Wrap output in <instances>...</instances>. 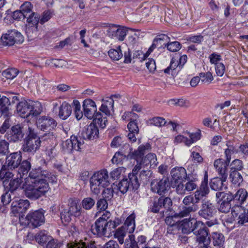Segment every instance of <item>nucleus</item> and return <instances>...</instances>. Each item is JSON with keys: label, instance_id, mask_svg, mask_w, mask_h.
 <instances>
[{"label": "nucleus", "instance_id": "obj_1", "mask_svg": "<svg viewBox=\"0 0 248 248\" xmlns=\"http://www.w3.org/2000/svg\"><path fill=\"white\" fill-rule=\"evenodd\" d=\"M43 162V166L33 168L31 170L21 186L25 196L31 200L46 196L50 189L48 182L56 183L57 182V176L46 169L44 160Z\"/></svg>", "mask_w": 248, "mask_h": 248}, {"label": "nucleus", "instance_id": "obj_2", "mask_svg": "<svg viewBox=\"0 0 248 248\" xmlns=\"http://www.w3.org/2000/svg\"><path fill=\"white\" fill-rule=\"evenodd\" d=\"M84 114L88 119L93 120V122L102 128L106 126L107 120L100 112H97L95 103L90 99H85L83 102Z\"/></svg>", "mask_w": 248, "mask_h": 248}, {"label": "nucleus", "instance_id": "obj_3", "mask_svg": "<svg viewBox=\"0 0 248 248\" xmlns=\"http://www.w3.org/2000/svg\"><path fill=\"white\" fill-rule=\"evenodd\" d=\"M172 202L169 197H151L149 201V211L154 213H159L162 217L169 215Z\"/></svg>", "mask_w": 248, "mask_h": 248}, {"label": "nucleus", "instance_id": "obj_4", "mask_svg": "<svg viewBox=\"0 0 248 248\" xmlns=\"http://www.w3.org/2000/svg\"><path fill=\"white\" fill-rule=\"evenodd\" d=\"M109 184L108 173L106 170L95 172L90 179L91 190L95 195L99 194L102 188L108 186Z\"/></svg>", "mask_w": 248, "mask_h": 248}, {"label": "nucleus", "instance_id": "obj_5", "mask_svg": "<svg viewBox=\"0 0 248 248\" xmlns=\"http://www.w3.org/2000/svg\"><path fill=\"white\" fill-rule=\"evenodd\" d=\"M16 110L19 115L23 118H27L31 115L36 116L41 113V105L38 101H21L17 105Z\"/></svg>", "mask_w": 248, "mask_h": 248}, {"label": "nucleus", "instance_id": "obj_6", "mask_svg": "<svg viewBox=\"0 0 248 248\" xmlns=\"http://www.w3.org/2000/svg\"><path fill=\"white\" fill-rule=\"evenodd\" d=\"M36 125L39 129L46 132L42 136L44 140L54 138L52 131L57 126V123L53 118L48 116H40L36 121Z\"/></svg>", "mask_w": 248, "mask_h": 248}, {"label": "nucleus", "instance_id": "obj_7", "mask_svg": "<svg viewBox=\"0 0 248 248\" xmlns=\"http://www.w3.org/2000/svg\"><path fill=\"white\" fill-rule=\"evenodd\" d=\"M136 216L134 213L131 214L126 219L124 225L116 230L114 237L117 239L120 244L124 242V238L127 232L131 233L133 232L135 229Z\"/></svg>", "mask_w": 248, "mask_h": 248}, {"label": "nucleus", "instance_id": "obj_8", "mask_svg": "<svg viewBox=\"0 0 248 248\" xmlns=\"http://www.w3.org/2000/svg\"><path fill=\"white\" fill-rule=\"evenodd\" d=\"M138 172L134 173L133 170L131 173H129L128 178L123 179L116 185L118 189L123 194L126 193L129 190H137L140 186L137 174Z\"/></svg>", "mask_w": 248, "mask_h": 248}, {"label": "nucleus", "instance_id": "obj_9", "mask_svg": "<svg viewBox=\"0 0 248 248\" xmlns=\"http://www.w3.org/2000/svg\"><path fill=\"white\" fill-rule=\"evenodd\" d=\"M108 218L107 215L105 214L99 217L91 226L90 229L91 232L94 235L100 237L106 236L107 234L109 235L111 232L107 220Z\"/></svg>", "mask_w": 248, "mask_h": 248}, {"label": "nucleus", "instance_id": "obj_10", "mask_svg": "<svg viewBox=\"0 0 248 248\" xmlns=\"http://www.w3.org/2000/svg\"><path fill=\"white\" fill-rule=\"evenodd\" d=\"M41 142L40 138L36 134L30 133L25 139L22 150L24 153L34 155L39 149Z\"/></svg>", "mask_w": 248, "mask_h": 248}, {"label": "nucleus", "instance_id": "obj_11", "mask_svg": "<svg viewBox=\"0 0 248 248\" xmlns=\"http://www.w3.org/2000/svg\"><path fill=\"white\" fill-rule=\"evenodd\" d=\"M124 148L126 149L128 152V157L129 159H134L137 162V164H140V161L144 158L143 155L147 152L150 150L151 145L149 143L142 144L139 146L138 149L132 151V149L128 144H124Z\"/></svg>", "mask_w": 248, "mask_h": 248}, {"label": "nucleus", "instance_id": "obj_12", "mask_svg": "<svg viewBox=\"0 0 248 248\" xmlns=\"http://www.w3.org/2000/svg\"><path fill=\"white\" fill-rule=\"evenodd\" d=\"M193 234L196 236V241L199 244H209L211 242L209 230L202 221H200L197 226Z\"/></svg>", "mask_w": 248, "mask_h": 248}, {"label": "nucleus", "instance_id": "obj_13", "mask_svg": "<svg viewBox=\"0 0 248 248\" xmlns=\"http://www.w3.org/2000/svg\"><path fill=\"white\" fill-rule=\"evenodd\" d=\"M183 203L185 206L181 208L179 212V215L182 217L190 216L191 213L197 211L199 208L193 195L186 196L183 200Z\"/></svg>", "mask_w": 248, "mask_h": 248}, {"label": "nucleus", "instance_id": "obj_14", "mask_svg": "<svg viewBox=\"0 0 248 248\" xmlns=\"http://www.w3.org/2000/svg\"><path fill=\"white\" fill-rule=\"evenodd\" d=\"M44 213L42 209L30 212L26 217L29 227L35 228L43 224L45 220Z\"/></svg>", "mask_w": 248, "mask_h": 248}, {"label": "nucleus", "instance_id": "obj_15", "mask_svg": "<svg viewBox=\"0 0 248 248\" xmlns=\"http://www.w3.org/2000/svg\"><path fill=\"white\" fill-rule=\"evenodd\" d=\"M170 188V183L168 177H163L161 180L154 179L151 183L152 192L159 195H163Z\"/></svg>", "mask_w": 248, "mask_h": 248}, {"label": "nucleus", "instance_id": "obj_16", "mask_svg": "<svg viewBox=\"0 0 248 248\" xmlns=\"http://www.w3.org/2000/svg\"><path fill=\"white\" fill-rule=\"evenodd\" d=\"M217 213L215 204L209 200H203L201 209L198 211L199 216L205 219H210Z\"/></svg>", "mask_w": 248, "mask_h": 248}, {"label": "nucleus", "instance_id": "obj_17", "mask_svg": "<svg viewBox=\"0 0 248 248\" xmlns=\"http://www.w3.org/2000/svg\"><path fill=\"white\" fill-rule=\"evenodd\" d=\"M1 42L4 46H12L16 43H21L23 41L22 35L18 31L14 30L8 31L1 37Z\"/></svg>", "mask_w": 248, "mask_h": 248}, {"label": "nucleus", "instance_id": "obj_18", "mask_svg": "<svg viewBox=\"0 0 248 248\" xmlns=\"http://www.w3.org/2000/svg\"><path fill=\"white\" fill-rule=\"evenodd\" d=\"M231 212L239 225L248 222V209L246 210L241 205H234L232 207Z\"/></svg>", "mask_w": 248, "mask_h": 248}, {"label": "nucleus", "instance_id": "obj_19", "mask_svg": "<svg viewBox=\"0 0 248 248\" xmlns=\"http://www.w3.org/2000/svg\"><path fill=\"white\" fill-rule=\"evenodd\" d=\"M157 158L155 154L154 153L148 154L144 158L140 161V164H136L133 169L134 173L138 172L142 168L145 167H155L157 165Z\"/></svg>", "mask_w": 248, "mask_h": 248}, {"label": "nucleus", "instance_id": "obj_20", "mask_svg": "<svg viewBox=\"0 0 248 248\" xmlns=\"http://www.w3.org/2000/svg\"><path fill=\"white\" fill-rule=\"evenodd\" d=\"M97 125L93 123L84 127L81 133V137L83 140H93L98 137L99 130Z\"/></svg>", "mask_w": 248, "mask_h": 248}, {"label": "nucleus", "instance_id": "obj_21", "mask_svg": "<svg viewBox=\"0 0 248 248\" xmlns=\"http://www.w3.org/2000/svg\"><path fill=\"white\" fill-rule=\"evenodd\" d=\"M200 221L194 218L184 219L181 222L179 230L185 234H188L192 232L193 233Z\"/></svg>", "mask_w": 248, "mask_h": 248}, {"label": "nucleus", "instance_id": "obj_22", "mask_svg": "<svg viewBox=\"0 0 248 248\" xmlns=\"http://www.w3.org/2000/svg\"><path fill=\"white\" fill-rule=\"evenodd\" d=\"M22 128L19 125H16L12 127L11 130L6 133L5 136L10 142H17L21 141L24 137Z\"/></svg>", "mask_w": 248, "mask_h": 248}, {"label": "nucleus", "instance_id": "obj_23", "mask_svg": "<svg viewBox=\"0 0 248 248\" xmlns=\"http://www.w3.org/2000/svg\"><path fill=\"white\" fill-rule=\"evenodd\" d=\"M22 155L20 152H15L7 156L5 163L6 168L13 170L17 168L21 163Z\"/></svg>", "mask_w": 248, "mask_h": 248}, {"label": "nucleus", "instance_id": "obj_24", "mask_svg": "<svg viewBox=\"0 0 248 248\" xmlns=\"http://www.w3.org/2000/svg\"><path fill=\"white\" fill-rule=\"evenodd\" d=\"M30 203L28 200L20 199L14 201L11 204L12 211L14 214H23L29 208Z\"/></svg>", "mask_w": 248, "mask_h": 248}, {"label": "nucleus", "instance_id": "obj_25", "mask_svg": "<svg viewBox=\"0 0 248 248\" xmlns=\"http://www.w3.org/2000/svg\"><path fill=\"white\" fill-rule=\"evenodd\" d=\"M229 163L222 158L216 159L214 163V166L218 174L223 179H227L228 177V167Z\"/></svg>", "mask_w": 248, "mask_h": 248}, {"label": "nucleus", "instance_id": "obj_26", "mask_svg": "<svg viewBox=\"0 0 248 248\" xmlns=\"http://www.w3.org/2000/svg\"><path fill=\"white\" fill-rule=\"evenodd\" d=\"M232 196L233 202L236 203L235 205L242 206L245 202L246 206L248 208V192L245 189H239Z\"/></svg>", "mask_w": 248, "mask_h": 248}, {"label": "nucleus", "instance_id": "obj_27", "mask_svg": "<svg viewBox=\"0 0 248 248\" xmlns=\"http://www.w3.org/2000/svg\"><path fill=\"white\" fill-rule=\"evenodd\" d=\"M172 177V182L174 183H178L179 182H183L187 178V174L186 169L183 167H177L172 169L170 171Z\"/></svg>", "mask_w": 248, "mask_h": 248}, {"label": "nucleus", "instance_id": "obj_28", "mask_svg": "<svg viewBox=\"0 0 248 248\" xmlns=\"http://www.w3.org/2000/svg\"><path fill=\"white\" fill-rule=\"evenodd\" d=\"M169 40L170 38L167 35L162 34L157 35L154 40L152 45L149 48L148 52H152L154 49L156 47L158 48L166 47Z\"/></svg>", "mask_w": 248, "mask_h": 248}, {"label": "nucleus", "instance_id": "obj_29", "mask_svg": "<svg viewBox=\"0 0 248 248\" xmlns=\"http://www.w3.org/2000/svg\"><path fill=\"white\" fill-rule=\"evenodd\" d=\"M128 157V152L126 149L123 147L121 151L116 152L111 159V161L113 164H122L124 162L129 160Z\"/></svg>", "mask_w": 248, "mask_h": 248}, {"label": "nucleus", "instance_id": "obj_30", "mask_svg": "<svg viewBox=\"0 0 248 248\" xmlns=\"http://www.w3.org/2000/svg\"><path fill=\"white\" fill-rule=\"evenodd\" d=\"M72 111L71 105L64 102L59 108V116L62 120H66L71 115Z\"/></svg>", "mask_w": 248, "mask_h": 248}, {"label": "nucleus", "instance_id": "obj_31", "mask_svg": "<svg viewBox=\"0 0 248 248\" xmlns=\"http://www.w3.org/2000/svg\"><path fill=\"white\" fill-rule=\"evenodd\" d=\"M68 248H96L95 242L92 240L80 241L67 244Z\"/></svg>", "mask_w": 248, "mask_h": 248}, {"label": "nucleus", "instance_id": "obj_32", "mask_svg": "<svg viewBox=\"0 0 248 248\" xmlns=\"http://www.w3.org/2000/svg\"><path fill=\"white\" fill-rule=\"evenodd\" d=\"M66 209L72 217H78L81 215V208L76 201L73 200L70 201L68 203V207Z\"/></svg>", "mask_w": 248, "mask_h": 248}, {"label": "nucleus", "instance_id": "obj_33", "mask_svg": "<svg viewBox=\"0 0 248 248\" xmlns=\"http://www.w3.org/2000/svg\"><path fill=\"white\" fill-rule=\"evenodd\" d=\"M227 179H223V177H215L212 179L210 182V186L211 188L215 191H220L222 189L223 183L226 181Z\"/></svg>", "mask_w": 248, "mask_h": 248}, {"label": "nucleus", "instance_id": "obj_34", "mask_svg": "<svg viewBox=\"0 0 248 248\" xmlns=\"http://www.w3.org/2000/svg\"><path fill=\"white\" fill-rule=\"evenodd\" d=\"M216 196L217 202H222L226 203H231L232 201L233 202L232 194L230 192H217Z\"/></svg>", "mask_w": 248, "mask_h": 248}, {"label": "nucleus", "instance_id": "obj_35", "mask_svg": "<svg viewBox=\"0 0 248 248\" xmlns=\"http://www.w3.org/2000/svg\"><path fill=\"white\" fill-rule=\"evenodd\" d=\"M50 236L45 230L40 231L35 236L36 241L41 246L44 245L47 242H48L50 240Z\"/></svg>", "mask_w": 248, "mask_h": 248}, {"label": "nucleus", "instance_id": "obj_36", "mask_svg": "<svg viewBox=\"0 0 248 248\" xmlns=\"http://www.w3.org/2000/svg\"><path fill=\"white\" fill-rule=\"evenodd\" d=\"M19 167L18 169V174L19 175V177L22 178L23 176L27 174L29 172V171L31 170V164L30 161L25 160L21 162V163L19 164Z\"/></svg>", "mask_w": 248, "mask_h": 248}, {"label": "nucleus", "instance_id": "obj_37", "mask_svg": "<svg viewBox=\"0 0 248 248\" xmlns=\"http://www.w3.org/2000/svg\"><path fill=\"white\" fill-rule=\"evenodd\" d=\"M230 179L232 183L236 186H239L243 181V178L241 173L234 170L230 171Z\"/></svg>", "mask_w": 248, "mask_h": 248}, {"label": "nucleus", "instance_id": "obj_38", "mask_svg": "<svg viewBox=\"0 0 248 248\" xmlns=\"http://www.w3.org/2000/svg\"><path fill=\"white\" fill-rule=\"evenodd\" d=\"M211 237L213 240V243L215 246L220 247L223 245L225 238L222 233L218 232H214L212 233Z\"/></svg>", "mask_w": 248, "mask_h": 248}, {"label": "nucleus", "instance_id": "obj_39", "mask_svg": "<svg viewBox=\"0 0 248 248\" xmlns=\"http://www.w3.org/2000/svg\"><path fill=\"white\" fill-rule=\"evenodd\" d=\"M38 25H33L28 24L26 26L25 29L26 33L30 40H32L36 38L38 33Z\"/></svg>", "mask_w": 248, "mask_h": 248}, {"label": "nucleus", "instance_id": "obj_40", "mask_svg": "<svg viewBox=\"0 0 248 248\" xmlns=\"http://www.w3.org/2000/svg\"><path fill=\"white\" fill-rule=\"evenodd\" d=\"M71 140L73 142V149L74 151H80L82 148L83 144L84 143L83 139L79 136L72 135L71 136Z\"/></svg>", "mask_w": 248, "mask_h": 248}, {"label": "nucleus", "instance_id": "obj_41", "mask_svg": "<svg viewBox=\"0 0 248 248\" xmlns=\"http://www.w3.org/2000/svg\"><path fill=\"white\" fill-rule=\"evenodd\" d=\"M113 27H114L115 29L112 31L114 33V34H112V35H114L119 40L123 41L126 35V29L124 27L117 28V27L115 25H113Z\"/></svg>", "mask_w": 248, "mask_h": 248}, {"label": "nucleus", "instance_id": "obj_42", "mask_svg": "<svg viewBox=\"0 0 248 248\" xmlns=\"http://www.w3.org/2000/svg\"><path fill=\"white\" fill-rule=\"evenodd\" d=\"M22 182V178L20 177L11 180L9 183V191L11 193L17 189L20 186Z\"/></svg>", "mask_w": 248, "mask_h": 248}, {"label": "nucleus", "instance_id": "obj_43", "mask_svg": "<svg viewBox=\"0 0 248 248\" xmlns=\"http://www.w3.org/2000/svg\"><path fill=\"white\" fill-rule=\"evenodd\" d=\"M108 55L114 61L119 60L123 56L122 52L119 46L116 49H111L108 51Z\"/></svg>", "mask_w": 248, "mask_h": 248}, {"label": "nucleus", "instance_id": "obj_44", "mask_svg": "<svg viewBox=\"0 0 248 248\" xmlns=\"http://www.w3.org/2000/svg\"><path fill=\"white\" fill-rule=\"evenodd\" d=\"M32 5L30 2L26 1L21 5L20 10L26 18L29 14L32 13Z\"/></svg>", "mask_w": 248, "mask_h": 248}, {"label": "nucleus", "instance_id": "obj_45", "mask_svg": "<svg viewBox=\"0 0 248 248\" xmlns=\"http://www.w3.org/2000/svg\"><path fill=\"white\" fill-rule=\"evenodd\" d=\"M26 18H27V21L28 22V24L38 25V23L39 22L40 16L36 13L32 12L29 14Z\"/></svg>", "mask_w": 248, "mask_h": 248}, {"label": "nucleus", "instance_id": "obj_46", "mask_svg": "<svg viewBox=\"0 0 248 248\" xmlns=\"http://www.w3.org/2000/svg\"><path fill=\"white\" fill-rule=\"evenodd\" d=\"M18 71L15 68L7 69L2 72V76L7 79H12L18 74Z\"/></svg>", "mask_w": 248, "mask_h": 248}, {"label": "nucleus", "instance_id": "obj_47", "mask_svg": "<svg viewBox=\"0 0 248 248\" xmlns=\"http://www.w3.org/2000/svg\"><path fill=\"white\" fill-rule=\"evenodd\" d=\"M183 217L179 215V213H175L174 214H171V216H169L166 217L165 219V222L167 224L173 226H174L176 223L179 221V220H176L175 219Z\"/></svg>", "mask_w": 248, "mask_h": 248}, {"label": "nucleus", "instance_id": "obj_48", "mask_svg": "<svg viewBox=\"0 0 248 248\" xmlns=\"http://www.w3.org/2000/svg\"><path fill=\"white\" fill-rule=\"evenodd\" d=\"M74 106V114L75 117L78 120H80L83 117V112L81 110L80 105L79 102L76 100L73 101Z\"/></svg>", "mask_w": 248, "mask_h": 248}, {"label": "nucleus", "instance_id": "obj_49", "mask_svg": "<svg viewBox=\"0 0 248 248\" xmlns=\"http://www.w3.org/2000/svg\"><path fill=\"white\" fill-rule=\"evenodd\" d=\"M199 76L201 81L205 83H210L214 79L212 74L210 72H202L200 73Z\"/></svg>", "mask_w": 248, "mask_h": 248}, {"label": "nucleus", "instance_id": "obj_50", "mask_svg": "<svg viewBox=\"0 0 248 248\" xmlns=\"http://www.w3.org/2000/svg\"><path fill=\"white\" fill-rule=\"evenodd\" d=\"M230 171L236 170L239 171L243 168V163L242 161L240 159H234L230 164Z\"/></svg>", "mask_w": 248, "mask_h": 248}, {"label": "nucleus", "instance_id": "obj_51", "mask_svg": "<svg viewBox=\"0 0 248 248\" xmlns=\"http://www.w3.org/2000/svg\"><path fill=\"white\" fill-rule=\"evenodd\" d=\"M37 87L42 91H45L50 87V84L49 80L45 78H41L37 82Z\"/></svg>", "mask_w": 248, "mask_h": 248}, {"label": "nucleus", "instance_id": "obj_52", "mask_svg": "<svg viewBox=\"0 0 248 248\" xmlns=\"http://www.w3.org/2000/svg\"><path fill=\"white\" fill-rule=\"evenodd\" d=\"M72 144H73V142H72L71 138L70 139H68L63 142L62 148L63 152L65 153H70L72 152V151H74L73 145Z\"/></svg>", "mask_w": 248, "mask_h": 248}, {"label": "nucleus", "instance_id": "obj_53", "mask_svg": "<svg viewBox=\"0 0 248 248\" xmlns=\"http://www.w3.org/2000/svg\"><path fill=\"white\" fill-rule=\"evenodd\" d=\"M197 189L206 194H209L210 190L208 186V176L206 173L204 176L203 180L202 181L200 187Z\"/></svg>", "mask_w": 248, "mask_h": 248}, {"label": "nucleus", "instance_id": "obj_54", "mask_svg": "<svg viewBox=\"0 0 248 248\" xmlns=\"http://www.w3.org/2000/svg\"><path fill=\"white\" fill-rule=\"evenodd\" d=\"M94 200L91 197L85 198L82 201V206L86 210L91 209L94 205Z\"/></svg>", "mask_w": 248, "mask_h": 248}, {"label": "nucleus", "instance_id": "obj_55", "mask_svg": "<svg viewBox=\"0 0 248 248\" xmlns=\"http://www.w3.org/2000/svg\"><path fill=\"white\" fill-rule=\"evenodd\" d=\"M125 248H139L138 243L135 240L134 236L132 234L129 235V239L125 240Z\"/></svg>", "mask_w": 248, "mask_h": 248}, {"label": "nucleus", "instance_id": "obj_56", "mask_svg": "<svg viewBox=\"0 0 248 248\" xmlns=\"http://www.w3.org/2000/svg\"><path fill=\"white\" fill-rule=\"evenodd\" d=\"M140 171L139 177L140 180L144 182L148 181L151 174L150 170H149V168L145 167L144 168H142Z\"/></svg>", "mask_w": 248, "mask_h": 248}, {"label": "nucleus", "instance_id": "obj_57", "mask_svg": "<svg viewBox=\"0 0 248 248\" xmlns=\"http://www.w3.org/2000/svg\"><path fill=\"white\" fill-rule=\"evenodd\" d=\"M166 47L168 50L171 52H176L180 49L181 45L178 41H174L169 43L168 42Z\"/></svg>", "mask_w": 248, "mask_h": 248}, {"label": "nucleus", "instance_id": "obj_58", "mask_svg": "<svg viewBox=\"0 0 248 248\" xmlns=\"http://www.w3.org/2000/svg\"><path fill=\"white\" fill-rule=\"evenodd\" d=\"M7 169H8L7 168H3L0 175V179L3 180L4 184L6 183L7 180L12 178L14 175L12 172L7 171Z\"/></svg>", "mask_w": 248, "mask_h": 248}, {"label": "nucleus", "instance_id": "obj_59", "mask_svg": "<svg viewBox=\"0 0 248 248\" xmlns=\"http://www.w3.org/2000/svg\"><path fill=\"white\" fill-rule=\"evenodd\" d=\"M104 188L102 193L103 197L108 200H111L114 194V190L112 186Z\"/></svg>", "mask_w": 248, "mask_h": 248}, {"label": "nucleus", "instance_id": "obj_60", "mask_svg": "<svg viewBox=\"0 0 248 248\" xmlns=\"http://www.w3.org/2000/svg\"><path fill=\"white\" fill-rule=\"evenodd\" d=\"M179 66L180 64L178 62V61L173 58L171 60L170 66L164 70V73L169 74L170 70L173 71L178 67L179 68Z\"/></svg>", "mask_w": 248, "mask_h": 248}, {"label": "nucleus", "instance_id": "obj_61", "mask_svg": "<svg viewBox=\"0 0 248 248\" xmlns=\"http://www.w3.org/2000/svg\"><path fill=\"white\" fill-rule=\"evenodd\" d=\"M8 142L4 140H0V155H5L9 152Z\"/></svg>", "mask_w": 248, "mask_h": 248}, {"label": "nucleus", "instance_id": "obj_62", "mask_svg": "<svg viewBox=\"0 0 248 248\" xmlns=\"http://www.w3.org/2000/svg\"><path fill=\"white\" fill-rule=\"evenodd\" d=\"M150 122L151 124L158 127L164 125L167 123L165 119L160 117H154L150 120Z\"/></svg>", "mask_w": 248, "mask_h": 248}, {"label": "nucleus", "instance_id": "obj_63", "mask_svg": "<svg viewBox=\"0 0 248 248\" xmlns=\"http://www.w3.org/2000/svg\"><path fill=\"white\" fill-rule=\"evenodd\" d=\"M72 216L70 214L68 211L65 208L63 209L61 213V218L62 222L65 223H69L72 219Z\"/></svg>", "mask_w": 248, "mask_h": 248}, {"label": "nucleus", "instance_id": "obj_64", "mask_svg": "<svg viewBox=\"0 0 248 248\" xmlns=\"http://www.w3.org/2000/svg\"><path fill=\"white\" fill-rule=\"evenodd\" d=\"M62 243L57 239H51L46 245V248H60Z\"/></svg>", "mask_w": 248, "mask_h": 248}]
</instances>
